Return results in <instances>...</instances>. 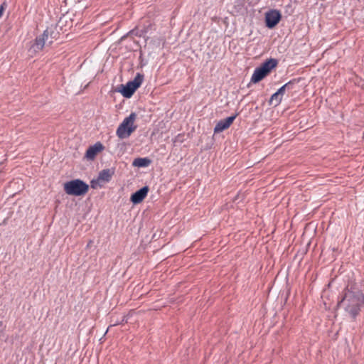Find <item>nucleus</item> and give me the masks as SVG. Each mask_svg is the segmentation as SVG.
<instances>
[{"label":"nucleus","instance_id":"nucleus-1","mask_svg":"<svg viewBox=\"0 0 364 364\" xmlns=\"http://www.w3.org/2000/svg\"><path fill=\"white\" fill-rule=\"evenodd\" d=\"M338 305L355 320L364 307V294L355 287L348 286L342 292Z\"/></svg>","mask_w":364,"mask_h":364},{"label":"nucleus","instance_id":"nucleus-2","mask_svg":"<svg viewBox=\"0 0 364 364\" xmlns=\"http://www.w3.org/2000/svg\"><path fill=\"white\" fill-rule=\"evenodd\" d=\"M63 190L68 195L81 196L87 193L89 186L80 179H74L65 183Z\"/></svg>","mask_w":364,"mask_h":364},{"label":"nucleus","instance_id":"nucleus-3","mask_svg":"<svg viewBox=\"0 0 364 364\" xmlns=\"http://www.w3.org/2000/svg\"><path fill=\"white\" fill-rule=\"evenodd\" d=\"M136 119V114L134 112H132L129 117L124 119L116 131V134L119 139L129 137L136 130V126L134 124Z\"/></svg>","mask_w":364,"mask_h":364},{"label":"nucleus","instance_id":"nucleus-4","mask_svg":"<svg viewBox=\"0 0 364 364\" xmlns=\"http://www.w3.org/2000/svg\"><path fill=\"white\" fill-rule=\"evenodd\" d=\"M277 66V61L274 59H269L261 65L260 67L257 68L252 77L251 82L257 83L263 80L271 70Z\"/></svg>","mask_w":364,"mask_h":364},{"label":"nucleus","instance_id":"nucleus-5","mask_svg":"<svg viewBox=\"0 0 364 364\" xmlns=\"http://www.w3.org/2000/svg\"><path fill=\"white\" fill-rule=\"evenodd\" d=\"M143 80L144 76L137 73L132 81L128 82L126 85H122V89L120 90V92L126 98L131 97L137 88L140 87Z\"/></svg>","mask_w":364,"mask_h":364},{"label":"nucleus","instance_id":"nucleus-6","mask_svg":"<svg viewBox=\"0 0 364 364\" xmlns=\"http://www.w3.org/2000/svg\"><path fill=\"white\" fill-rule=\"evenodd\" d=\"M282 18V15L279 11L277 9H272L265 14V23L266 26L269 28L275 27Z\"/></svg>","mask_w":364,"mask_h":364},{"label":"nucleus","instance_id":"nucleus-7","mask_svg":"<svg viewBox=\"0 0 364 364\" xmlns=\"http://www.w3.org/2000/svg\"><path fill=\"white\" fill-rule=\"evenodd\" d=\"M105 149V146L103 144L98 141L95 143L94 145L90 146L86 151L85 157L87 160H94L96 156L102 152Z\"/></svg>","mask_w":364,"mask_h":364},{"label":"nucleus","instance_id":"nucleus-8","mask_svg":"<svg viewBox=\"0 0 364 364\" xmlns=\"http://www.w3.org/2000/svg\"><path fill=\"white\" fill-rule=\"evenodd\" d=\"M237 114L230 116L225 119L219 121L214 128L215 133H219L228 129L236 118Z\"/></svg>","mask_w":364,"mask_h":364},{"label":"nucleus","instance_id":"nucleus-9","mask_svg":"<svg viewBox=\"0 0 364 364\" xmlns=\"http://www.w3.org/2000/svg\"><path fill=\"white\" fill-rule=\"evenodd\" d=\"M149 187L144 186L131 196L130 200L134 204L140 203L146 197L149 192Z\"/></svg>","mask_w":364,"mask_h":364},{"label":"nucleus","instance_id":"nucleus-10","mask_svg":"<svg viewBox=\"0 0 364 364\" xmlns=\"http://www.w3.org/2000/svg\"><path fill=\"white\" fill-rule=\"evenodd\" d=\"M46 35V31H44L42 34V36L39 38H37L36 39V42L33 43V45L31 46L30 51H38L41 50L44 45H45V40H44V36Z\"/></svg>","mask_w":364,"mask_h":364},{"label":"nucleus","instance_id":"nucleus-11","mask_svg":"<svg viewBox=\"0 0 364 364\" xmlns=\"http://www.w3.org/2000/svg\"><path fill=\"white\" fill-rule=\"evenodd\" d=\"M114 174V171L111 169H104L100 172L98 180L104 182H108L111 180Z\"/></svg>","mask_w":364,"mask_h":364},{"label":"nucleus","instance_id":"nucleus-12","mask_svg":"<svg viewBox=\"0 0 364 364\" xmlns=\"http://www.w3.org/2000/svg\"><path fill=\"white\" fill-rule=\"evenodd\" d=\"M151 163V161L148 158H136L133 161L132 165L136 167H146Z\"/></svg>","mask_w":364,"mask_h":364},{"label":"nucleus","instance_id":"nucleus-13","mask_svg":"<svg viewBox=\"0 0 364 364\" xmlns=\"http://www.w3.org/2000/svg\"><path fill=\"white\" fill-rule=\"evenodd\" d=\"M282 100V97L277 92L274 93L270 98L269 103L271 105H274V106L278 105Z\"/></svg>","mask_w":364,"mask_h":364},{"label":"nucleus","instance_id":"nucleus-14","mask_svg":"<svg viewBox=\"0 0 364 364\" xmlns=\"http://www.w3.org/2000/svg\"><path fill=\"white\" fill-rule=\"evenodd\" d=\"M294 82L292 81H289L282 86L277 92L282 96L287 90H290L292 88Z\"/></svg>","mask_w":364,"mask_h":364},{"label":"nucleus","instance_id":"nucleus-15","mask_svg":"<svg viewBox=\"0 0 364 364\" xmlns=\"http://www.w3.org/2000/svg\"><path fill=\"white\" fill-rule=\"evenodd\" d=\"M4 9H5V8H4V5H1L0 6V17L2 16Z\"/></svg>","mask_w":364,"mask_h":364}]
</instances>
